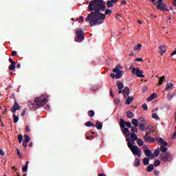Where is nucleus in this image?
<instances>
[{
  "instance_id": "nucleus-57",
  "label": "nucleus",
  "mask_w": 176,
  "mask_h": 176,
  "mask_svg": "<svg viewBox=\"0 0 176 176\" xmlns=\"http://www.w3.org/2000/svg\"><path fill=\"white\" fill-rule=\"evenodd\" d=\"M9 61H10V63H11V64H16V62H14V60L12 59V58H9Z\"/></svg>"
},
{
  "instance_id": "nucleus-6",
  "label": "nucleus",
  "mask_w": 176,
  "mask_h": 176,
  "mask_svg": "<svg viewBox=\"0 0 176 176\" xmlns=\"http://www.w3.org/2000/svg\"><path fill=\"white\" fill-rule=\"evenodd\" d=\"M163 162H171L173 160V155L170 153H163L160 154Z\"/></svg>"
},
{
  "instance_id": "nucleus-32",
  "label": "nucleus",
  "mask_w": 176,
  "mask_h": 176,
  "mask_svg": "<svg viewBox=\"0 0 176 176\" xmlns=\"http://www.w3.org/2000/svg\"><path fill=\"white\" fill-rule=\"evenodd\" d=\"M85 126H87V127H95L96 126L94 125V124H93V123H91V122H90V121H89V122H87L86 123H85Z\"/></svg>"
},
{
  "instance_id": "nucleus-28",
  "label": "nucleus",
  "mask_w": 176,
  "mask_h": 176,
  "mask_svg": "<svg viewBox=\"0 0 176 176\" xmlns=\"http://www.w3.org/2000/svg\"><path fill=\"white\" fill-rule=\"evenodd\" d=\"M159 155H160V148H158L154 151L153 155L155 156V157H157Z\"/></svg>"
},
{
  "instance_id": "nucleus-23",
  "label": "nucleus",
  "mask_w": 176,
  "mask_h": 176,
  "mask_svg": "<svg viewBox=\"0 0 176 176\" xmlns=\"http://www.w3.org/2000/svg\"><path fill=\"white\" fill-rule=\"evenodd\" d=\"M141 164V162H140V159L135 158L134 161V166L135 167H138Z\"/></svg>"
},
{
  "instance_id": "nucleus-59",
  "label": "nucleus",
  "mask_w": 176,
  "mask_h": 176,
  "mask_svg": "<svg viewBox=\"0 0 176 176\" xmlns=\"http://www.w3.org/2000/svg\"><path fill=\"white\" fill-rule=\"evenodd\" d=\"M135 61H144V59H142V58H138L135 59Z\"/></svg>"
},
{
  "instance_id": "nucleus-1",
  "label": "nucleus",
  "mask_w": 176,
  "mask_h": 176,
  "mask_svg": "<svg viewBox=\"0 0 176 176\" xmlns=\"http://www.w3.org/2000/svg\"><path fill=\"white\" fill-rule=\"evenodd\" d=\"M105 5L106 3L103 0H93L89 3L88 9L91 12L87 15L85 21L89 23L91 27L100 25L104 23L105 14L101 12L105 10Z\"/></svg>"
},
{
  "instance_id": "nucleus-19",
  "label": "nucleus",
  "mask_w": 176,
  "mask_h": 176,
  "mask_svg": "<svg viewBox=\"0 0 176 176\" xmlns=\"http://www.w3.org/2000/svg\"><path fill=\"white\" fill-rule=\"evenodd\" d=\"M121 129H124L122 130V133L124 135H126V134L127 135H130L131 134V133H130V131L127 128L124 127V128H121Z\"/></svg>"
},
{
  "instance_id": "nucleus-36",
  "label": "nucleus",
  "mask_w": 176,
  "mask_h": 176,
  "mask_svg": "<svg viewBox=\"0 0 176 176\" xmlns=\"http://www.w3.org/2000/svg\"><path fill=\"white\" fill-rule=\"evenodd\" d=\"M140 128L142 131H145V123H142L140 124Z\"/></svg>"
},
{
  "instance_id": "nucleus-21",
  "label": "nucleus",
  "mask_w": 176,
  "mask_h": 176,
  "mask_svg": "<svg viewBox=\"0 0 176 176\" xmlns=\"http://www.w3.org/2000/svg\"><path fill=\"white\" fill-rule=\"evenodd\" d=\"M156 96H157V94L156 93H153L151 96H150L148 98H147V101H152L153 100H155V98L156 97Z\"/></svg>"
},
{
  "instance_id": "nucleus-17",
  "label": "nucleus",
  "mask_w": 176,
  "mask_h": 176,
  "mask_svg": "<svg viewBox=\"0 0 176 176\" xmlns=\"http://www.w3.org/2000/svg\"><path fill=\"white\" fill-rule=\"evenodd\" d=\"M142 48V44L139 43L134 46L133 50L135 52H140V50H141Z\"/></svg>"
},
{
  "instance_id": "nucleus-14",
  "label": "nucleus",
  "mask_w": 176,
  "mask_h": 176,
  "mask_svg": "<svg viewBox=\"0 0 176 176\" xmlns=\"http://www.w3.org/2000/svg\"><path fill=\"white\" fill-rule=\"evenodd\" d=\"M126 98L127 99L125 101L126 105H130L131 104V102H133V101L134 100V97L133 96H128Z\"/></svg>"
},
{
  "instance_id": "nucleus-9",
  "label": "nucleus",
  "mask_w": 176,
  "mask_h": 176,
  "mask_svg": "<svg viewBox=\"0 0 176 176\" xmlns=\"http://www.w3.org/2000/svg\"><path fill=\"white\" fill-rule=\"evenodd\" d=\"M159 142H160V144H161L162 145L160 147L161 152H164V153L167 152V148H166V146H167V145H168V143H167L166 141H164V139H163V138H160Z\"/></svg>"
},
{
  "instance_id": "nucleus-25",
  "label": "nucleus",
  "mask_w": 176,
  "mask_h": 176,
  "mask_svg": "<svg viewBox=\"0 0 176 176\" xmlns=\"http://www.w3.org/2000/svg\"><path fill=\"white\" fill-rule=\"evenodd\" d=\"M96 129L98 130H101V129H102V124L100 121L96 122Z\"/></svg>"
},
{
  "instance_id": "nucleus-48",
  "label": "nucleus",
  "mask_w": 176,
  "mask_h": 176,
  "mask_svg": "<svg viewBox=\"0 0 176 176\" xmlns=\"http://www.w3.org/2000/svg\"><path fill=\"white\" fill-rule=\"evenodd\" d=\"M44 108L46 111H50V106L49 104H44Z\"/></svg>"
},
{
  "instance_id": "nucleus-63",
  "label": "nucleus",
  "mask_w": 176,
  "mask_h": 176,
  "mask_svg": "<svg viewBox=\"0 0 176 176\" xmlns=\"http://www.w3.org/2000/svg\"><path fill=\"white\" fill-rule=\"evenodd\" d=\"M143 148H144V149H148V145H146V144H143Z\"/></svg>"
},
{
  "instance_id": "nucleus-64",
  "label": "nucleus",
  "mask_w": 176,
  "mask_h": 176,
  "mask_svg": "<svg viewBox=\"0 0 176 176\" xmlns=\"http://www.w3.org/2000/svg\"><path fill=\"white\" fill-rule=\"evenodd\" d=\"M25 115V110H23L21 113V116H24Z\"/></svg>"
},
{
  "instance_id": "nucleus-47",
  "label": "nucleus",
  "mask_w": 176,
  "mask_h": 176,
  "mask_svg": "<svg viewBox=\"0 0 176 176\" xmlns=\"http://www.w3.org/2000/svg\"><path fill=\"white\" fill-rule=\"evenodd\" d=\"M173 97H174V94L169 93L168 94L167 98H168V100H171L173 98Z\"/></svg>"
},
{
  "instance_id": "nucleus-22",
  "label": "nucleus",
  "mask_w": 176,
  "mask_h": 176,
  "mask_svg": "<svg viewBox=\"0 0 176 176\" xmlns=\"http://www.w3.org/2000/svg\"><path fill=\"white\" fill-rule=\"evenodd\" d=\"M126 116L129 118V119H132V118H134V113L131 112V111H128L126 112Z\"/></svg>"
},
{
  "instance_id": "nucleus-55",
  "label": "nucleus",
  "mask_w": 176,
  "mask_h": 176,
  "mask_svg": "<svg viewBox=\"0 0 176 176\" xmlns=\"http://www.w3.org/2000/svg\"><path fill=\"white\" fill-rule=\"evenodd\" d=\"M17 54V52H16V51H12V56H13V57H16V55Z\"/></svg>"
},
{
  "instance_id": "nucleus-27",
  "label": "nucleus",
  "mask_w": 176,
  "mask_h": 176,
  "mask_svg": "<svg viewBox=\"0 0 176 176\" xmlns=\"http://www.w3.org/2000/svg\"><path fill=\"white\" fill-rule=\"evenodd\" d=\"M8 68L10 71H14L16 69V63H12Z\"/></svg>"
},
{
  "instance_id": "nucleus-56",
  "label": "nucleus",
  "mask_w": 176,
  "mask_h": 176,
  "mask_svg": "<svg viewBox=\"0 0 176 176\" xmlns=\"http://www.w3.org/2000/svg\"><path fill=\"white\" fill-rule=\"evenodd\" d=\"M114 102H115L116 104H119L120 102V100L118 98H115Z\"/></svg>"
},
{
  "instance_id": "nucleus-53",
  "label": "nucleus",
  "mask_w": 176,
  "mask_h": 176,
  "mask_svg": "<svg viewBox=\"0 0 176 176\" xmlns=\"http://www.w3.org/2000/svg\"><path fill=\"white\" fill-rule=\"evenodd\" d=\"M28 145V142L23 140V146H25V148H27Z\"/></svg>"
},
{
  "instance_id": "nucleus-7",
  "label": "nucleus",
  "mask_w": 176,
  "mask_h": 176,
  "mask_svg": "<svg viewBox=\"0 0 176 176\" xmlns=\"http://www.w3.org/2000/svg\"><path fill=\"white\" fill-rule=\"evenodd\" d=\"M114 72V74H110V76L111 78H112V79H115V78L116 79H120V77L123 76V75L124 74V72L123 70H117V72Z\"/></svg>"
},
{
  "instance_id": "nucleus-49",
  "label": "nucleus",
  "mask_w": 176,
  "mask_h": 176,
  "mask_svg": "<svg viewBox=\"0 0 176 176\" xmlns=\"http://www.w3.org/2000/svg\"><path fill=\"white\" fill-rule=\"evenodd\" d=\"M22 170L24 173L27 172V170H28V166H27V165L23 166Z\"/></svg>"
},
{
  "instance_id": "nucleus-30",
  "label": "nucleus",
  "mask_w": 176,
  "mask_h": 176,
  "mask_svg": "<svg viewBox=\"0 0 176 176\" xmlns=\"http://www.w3.org/2000/svg\"><path fill=\"white\" fill-rule=\"evenodd\" d=\"M137 141H138V145H139V146H143V145H144V140H142V139L138 138L137 140Z\"/></svg>"
},
{
  "instance_id": "nucleus-60",
  "label": "nucleus",
  "mask_w": 176,
  "mask_h": 176,
  "mask_svg": "<svg viewBox=\"0 0 176 176\" xmlns=\"http://www.w3.org/2000/svg\"><path fill=\"white\" fill-rule=\"evenodd\" d=\"M159 173H160L159 170H154L155 175H159Z\"/></svg>"
},
{
  "instance_id": "nucleus-50",
  "label": "nucleus",
  "mask_w": 176,
  "mask_h": 176,
  "mask_svg": "<svg viewBox=\"0 0 176 176\" xmlns=\"http://www.w3.org/2000/svg\"><path fill=\"white\" fill-rule=\"evenodd\" d=\"M16 152H17V155L19 156L20 159H21V157H23V155L20 153V150L19 148L16 149Z\"/></svg>"
},
{
  "instance_id": "nucleus-45",
  "label": "nucleus",
  "mask_w": 176,
  "mask_h": 176,
  "mask_svg": "<svg viewBox=\"0 0 176 176\" xmlns=\"http://www.w3.org/2000/svg\"><path fill=\"white\" fill-rule=\"evenodd\" d=\"M154 166L155 167H157V166H160V161L159 160H157L154 162Z\"/></svg>"
},
{
  "instance_id": "nucleus-8",
  "label": "nucleus",
  "mask_w": 176,
  "mask_h": 176,
  "mask_svg": "<svg viewBox=\"0 0 176 176\" xmlns=\"http://www.w3.org/2000/svg\"><path fill=\"white\" fill-rule=\"evenodd\" d=\"M132 74L136 75L138 78H145V76L143 74L144 71L140 69V67H134L132 69Z\"/></svg>"
},
{
  "instance_id": "nucleus-51",
  "label": "nucleus",
  "mask_w": 176,
  "mask_h": 176,
  "mask_svg": "<svg viewBox=\"0 0 176 176\" xmlns=\"http://www.w3.org/2000/svg\"><path fill=\"white\" fill-rule=\"evenodd\" d=\"M111 13H112V10L109 9H106L105 14H111Z\"/></svg>"
},
{
  "instance_id": "nucleus-44",
  "label": "nucleus",
  "mask_w": 176,
  "mask_h": 176,
  "mask_svg": "<svg viewBox=\"0 0 176 176\" xmlns=\"http://www.w3.org/2000/svg\"><path fill=\"white\" fill-rule=\"evenodd\" d=\"M142 108L143 111H148V105L146 103L142 104Z\"/></svg>"
},
{
  "instance_id": "nucleus-54",
  "label": "nucleus",
  "mask_w": 176,
  "mask_h": 176,
  "mask_svg": "<svg viewBox=\"0 0 176 176\" xmlns=\"http://www.w3.org/2000/svg\"><path fill=\"white\" fill-rule=\"evenodd\" d=\"M146 129H148V130H150V131H153L154 129L153 126H148Z\"/></svg>"
},
{
  "instance_id": "nucleus-34",
  "label": "nucleus",
  "mask_w": 176,
  "mask_h": 176,
  "mask_svg": "<svg viewBox=\"0 0 176 176\" xmlns=\"http://www.w3.org/2000/svg\"><path fill=\"white\" fill-rule=\"evenodd\" d=\"M28 106L30 108V109H35V103H32L31 102H29Z\"/></svg>"
},
{
  "instance_id": "nucleus-39",
  "label": "nucleus",
  "mask_w": 176,
  "mask_h": 176,
  "mask_svg": "<svg viewBox=\"0 0 176 176\" xmlns=\"http://www.w3.org/2000/svg\"><path fill=\"white\" fill-rule=\"evenodd\" d=\"M112 6H113V3L111 0H109L107 1V8H112Z\"/></svg>"
},
{
  "instance_id": "nucleus-52",
  "label": "nucleus",
  "mask_w": 176,
  "mask_h": 176,
  "mask_svg": "<svg viewBox=\"0 0 176 176\" xmlns=\"http://www.w3.org/2000/svg\"><path fill=\"white\" fill-rule=\"evenodd\" d=\"M148 90V87H146V85H144L142 88V91H147Z\"/></svg>"
},
{
  "instance_id": "nucleus-26",
  "label": "nucleus",
  "mask_w": 176,
  "mask_h": 176,
  "mask_svg": "<svg viewBox=\"0 0 176 176\" xmlns=\"http://www.w3.org/2000/svg\"><path fill=\"white\" fill-rule=\"evenodd\" d=\"M153 170H155V166H153V164H150L148 167H147V171L148 173H151V171H153Z\"/></svg>"
},
{
  "instance_id": "nucleus-4",
  "label": "nucleus",
  "mask_w": 176,
  "mask_h": 176,
  "mask_svg": "<svg viewBox=\"0 0 176 176\" xmlns=\"http://www.w3.org/2000/svg\"><path fill=\"white\" fill-rule=\"evenodd\" d=\"M34 102H36L38 107H43L47 102L46 95H41V96L36 97L34 99Z\"/></svg>"
},
{
  "instance_id": "nucleus-16",
  "label": "nucleus",
  "mask_w": 176,
  "mask_h": 176,
  "mask_svg": "<svg viewBox=\"0 0 176 176\" xmlns=\"http://www.w3.org/2000/svg\"><path fill=\"white\" fill-rule=\"evenodd\" d=\"M166 8H167V6L166 4H158L157 6V9H160V10H162V12H164Z\"/></svg>"
},
{
  "instance_id": "nucleus-46",
  "label": "nucleus",
  "mask_w": 176,
  "mask_h": 176,
  "mask_svg": "<svg viewBox=\"0 0 176 176\" xmlns=\"http://www.w3.org/2000/svg\"><path fill=\"white\" fill-rule=\"evenodd\" d=\"M91 91H96V90H98V85H95L91 88Z\"/></svg>"
},
{
  "instance_id": "nucleus-13",
  "label": "nucleus",
  "mask_w": 176,
  "mask_h": 176,
  "mask_svg": "<svg viewBox=\"0 0 176 176\" xmlns=\"http://www.w3.org/2000/svg\"><path fill=\"white\" fill-rule=\"evenodd\" d=\"M20 108H21V107L19 105V103H17V102L15 101L14 104L12 107V108H11L10 111H11V112H12V113H14L16 111H19V109H20Z\"/></svg>"
},
{
  "instance_id": "nucleus-15",
  "label": "nucleus",
  "mask_w": 176,
  "mask_h": 176,
  "mask_svg": "<svg viewBox=\"0 0 176 176\" xmlns=\"http://www.w3.org/2000/svg\"><path fill=\"white\" fill-rule=\"evenodd\" d=\"M159 50L161 51V56H163V54L166 53V52H167V50H166V45H162L159 46Z\"/></svg>"
},
{
  "instance_id": "nucleus-10",
  "label": "nucleus",
  "mask_w": 176,
  "mask_h": 176,
  "mask_svg": "<svg viewBox=\"0 0 176 176\" xmlns=\"http://www.w3.org/2000/svg\"><path fill=\"white\" fill-rule=\"evenodd\" d=\"M129 127V129H131L133 125L131 124V122H124V120L123 118L120 119V129H124V127Z\"/></svg>"
},
{
  "instance_id": "nucleus-62",
  "label": "nucleus",
  "mask_w": 176,
  "mask_h": 176,
  "mask_svg": "<svg viewBox=\"0 0 176 176\" xmlns=\"http://www.w3.org/2000/svg\"><path fill=\"white\" fill-rule=\"evenodd\" d=\"M26 131H28V132L31 131V130L30 129V126H26Z\"/></svg>"
},
{
  "instance_id": "nucleus-42",
  "label": "nucleus",
  "mask_w": 176,
  "mask_h": 176,
  "mask_svg": "<svg viewBox=\"0 0 176 176\" xmlns=\"http://www.w3.org/2000/svg\"><path fill=\"white\" fill-rule=\"evenodd\" d=\"M131 129L132 133H138V129H137V126H132Z\"/></svg>"
},
{
  "instance_id": "nucleus-38",
  "label": "nucleus",
  "mask_w": 176,
  "mask_h": 176,
  "mask_svg": "<svg viewBox=\"0 0 176 176\" xmlns=\"http://www.w3.org/2000/svg\"><path fill=\"white\" fill-rule=\"evenodd\" d=\"M164 79H166V77H164V76L160 78L159 85H163Z\"/></svg>"
},
{
  "instance_id": "nucleus-20",
  "label": "nucleus",
  "mask_w": 176,
  "mask_h": 176,
  "mask_svg": "<svg viewBox=\"0 0 176 176\" xmlns=\"http://www.w3.org/2000/svg\"><path fill=\"white\" fill-rule=\"evenodd\" d=\"M120 69H123V67L122 66V65L118 64L116 65V68H114L113 69V72H116L118 71H120Z\"/></svg>"
},
{
  "instance_id": "nucleus-43",
  "label": "nucleus",
  "mask_w": 176,
  "mask_h": 176,
  "mask_svg": "<svg viewBox=\"0 0 176 176\" xmlns=\"http://www.w3.org/2000/svg\"><path fill=\"white\" fill-rule=\"evenodd\" d=\"M13 118H14V123H17V122H19V117L16 116V114H14Z\"/></svg>"
},
{
  "instance_id": "nucleus-41",
  "label": "nucleus",
  "mask_w": 176,
  "mask_h": 176,
  "mask_svg": "<svg viewBox=\"0 0 176 176\" xmlns=\"http://www.w3.org/2000/svg\"><path fill=\"white\" fill-rule=\"evenodd\" d=\"M18 141L19 142V144L23 142V135L20 134L18 135Z\"/></svg>"
},
{
  "instance_id": "nucleus-35",
  "label": "nucleus",
  "mask_w": 176,
  "mask_h": 176,
  "mask_svg": "<svg viewBox=\"0 0 176 176\" xmlns=\"http://www.w3.org/2000/svg\"><path fill=\"white\" fill-rule=\"evenodd\" d=\"M95 115V113H94V111L93 110H90L88 111V116L90 117V118H93Z\"/></svg>"
},
{
  "instance_id": "nucleus-37",
  "label": "nucleus",
  "mask_w": 176,
  "mask_h": 176,
  "mask_svg": "<svg viewBox=\"0 0 176 176\" xmlns=\"http://www.w3.org/2000/svg\"><path fill=\"white\" fill-rule=\"evenodd\" d=\"M24 137H25V140H24L25 142L28 143L31 140V138L30 136L25 135Z\"/></svg>"
},
{
  "instance_id": "nucleus-2",
  "label": "nucleus",
  "mask_w": 176,
  "mask_h": 176,
  "mask_svg": "<svg viewBox=\"0 0 176 176\" xmlns=\"http://www.w3.org/2000/svg\"><path fill=\"white\" fill-rule=\"evenodd\" d=\"M116 86L118 89V94H123L124 99L130 96V88L129 87H124V85L120 81L116 82Z\"/></svg>"
},
{
  "instance_id": "nucleus-5",
  "label": "nucleus",
  "mask_w": 176,
  "mask_h": 176,
  "mask_svg": "<svg viewBox=\"0 0 176 176\" xmlns=\"http://www.w3.org/2000/svg\"><path fill=\"white\" fill-rule=\"evenodd\" d=\"M75 31L77 35V40H76V42H81V41H83V39H85V33L83 32V30L77 28Z\"/></svg>"
},
{
  "instance_id": "nucleus-12",
  "label": "nucleus",
  "mask_w": 176,
  "mask_h": 176,
  "mask_svg": "<svg viewBox=\"0 0 176 176\" xmlns=\"http://www.w3.org/2000/svg\"><path fill=\"white\" fill-rule=\"evenodd\" d=\"M144 154H145L146 156H147L148 157H149L151 160L155 158V155H153V153H152V151H151L150 149H146V150H144Z\"/></svg>"
},
{
  "instance_id": "nucleus-24",
  "label": "nucleus",
  "mask_w": 176,
  "mask_h": 176,
  "mask_svg": "<svg viewBox=\"0 0 176 176\" xmlns=\"http://www.w3.org/2000/svg\"><path fill=\"white\" fill-rule=\"evenodd\" d=\"M138 120L133 118L132 119V124L135 126V127H138Z\"/></svg>"
},
{
  "instance_id": "nucleus-61",
  "label": "nucleus",
  "mask_w": 176,
  "mask_h": 176,
  "mask_svg": "<svg viewBox=\"0 0 176 176\" xmlns=\"http://www.w3.org/2000/svg\"><path fill=\"white\" fill-rule=\"evenodd\" d=\"M78 21H79V23H82L83 21V16H80Z\"/></svg>"
},
{
  "instance_id": "nucleus-29",
  "label": "nucleus",
  "mask_w": 176,
  "mask_h": 176,
  "mask_svg": "<svg viewBox=\"0 0 176 176\" xmlns=\"http://www.w3.org/2000/svg\"><path fill=\"white\" fill-rule=\"evenodd\" d=\"M152 118H153V119H155V120H160V118L159 116H158L157 113H154L152 114Z\"/></svg>"
},
{
  "instance_id": "nucleus-40",
  "label": "nucleus",
  "mask_w": 176,
  "mask_h": 176,
  "mask_svg": "<svg viewBox=\"0 0 176 176\" xmlns=\"http://www.w3.org/2000/svg\"><path fill=\"white\" fill-rule=\"evenodd\" d=\"M139 123H145V118L142 117H140L139 119H138Z\"/></svg>"
},
{
  "instance_id": "nucleus-3",
  "label": "nucleus",
  "mask_w": 176,
  "mask_h": 176,
  "mask_svg": "<svg viewBox=\"0 0 176 176\" xmlns=\"http://www.w3.org/2000/svg\"><path fill=\"white\" fill-rule=\"evenodd\" d=\"M126 141L128 142V148L131 151L133 155H135L138 157H141V149L138 148L137 145H133L131 144V140L129 138H127Z\"/></svg>"
},
{
  "instance_id": "nucleus-31",
  "label": "nucleus",
  "mask_w": 176,
  "mask_h": 176,
  "mask_svg": "<svg viewBox=\"0 0 176 176\" xmlns=\"http://www.w3.org/2000/svg\"><path fill=\"white\" fill-rule=\"evenodd\" d=\"M143 164H144V166H148V164H149V159L148 157L143 159Z\"/></svg>"
},
{
  "instance_id": "nucleus-33",
  "label": "nucleus",
  "mask_w": 176,
  "mask_h": 176,
  "mask_svg": "<svg viewBox=\"0 0 176 176\" xmlns=\"http://www.w3.org/2000/svg\"><path fill=\"white\" fill-rule=\"evenodd\" d=\"M173 86H174V85L171 82L167 83L165 90H168V89H171V87H173Z\"/></svg>"
},
{
  "instance_id": "nucleus-18",
  "label": "nucleus",
  "mask_w": 176,
  "mask_h": 176,
  "mask_svg": "<svg viewBox=\"0 0 176 176\" xmlns=\"http://www.w3.org/2000/svg\"><path fill=\"white\" fill-rule=\"evenodd\" d=\"M131 138L132 140V142H134L138 140V137L135 133H132L130 134Z\"/></svg>"
},
{
  "instance_id": "nucleus-58",
  "label": "nucleus",
  "mask_w": 176,
  "mask_h": 176,
  "mask_svg": "<svg viewBox=\"0 0 176 176\" xmlns=\"http://www.w3.org/2000/svg\"><path fill=\"white\" fill-rule=\"evenodd\" d=\"M0 155H1V156H5V152L2 151V149H0Z\"/></svg>"
},
{
  "instance_id": "nucleus-11",
  "label": "nucleus",
  "mask_w": 176,
  "mask_h": 176,
  "mask_svg": "<svg viewBox=\"0 0 176 176\" xmlns=\"http://www.w3.org/2000/svg\"><path fill=\"white\" fill-rule=\"evenodd\" d=\"M148 134L149 133H146V135L144 136L145 142H147L148 144H152V142H155V138L151 137Z\"/></svg>"
}]
</instances>
